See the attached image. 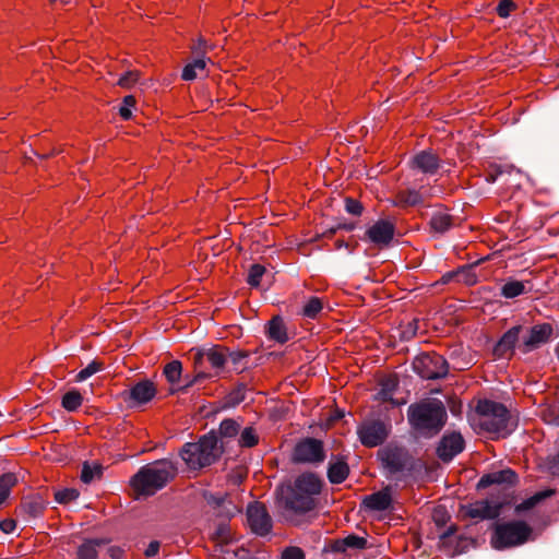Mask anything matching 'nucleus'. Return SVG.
<instances>
[{"label": "nucleus", "mask_w": 559, "mask_h": 559, "mask_svg": "<svg viewBox=\"0 0 559 559\" xmlns=\"http://www.w3.org/2000/svg\"><path fill=\"white\" fill-rule=\"evenodd\" d=\"M395 235V225L388 219H379L371 225L362 237L378 248L389 247Z\"/></svg>", "instance_id": "a211bd4d"}, {"label": "nucleus", "mask_w": 559, "mask_h": 559, "mask_svg": "<svg viewBox=\"0 0 559 559\" xmlns=\"http://www.w3.org/2000/svg\"><path fill=\"white\" fill-rule=\"evenodd\" d=\"M108 543L105 538L85 539L76 550V559H97L98 548Z\"/></svg>", "instance_id": "bb28decb"}, {"label": "nucleus", "mask_w": 559, "mask_h": 559, "mask_svg": "<svg viewBox=\"0 0 559 559\" xmlns=\"http://www.w3.org/2000/svg\"><path fill=\"white\" fill-rule=\"evenodd\" d=\"M518 9V5L512 0H501L496 9L497 14L500 17H508L510 14Z\"/></svg>", "instance_id": "8fccbe9b"}, {"label": "nucleus", "mask_w": 559, "mask_h": 559, "mask_svg": "<svg viewBox=\"0 0 559 559\" xmlns=\"http://www.w3.org/2000/svg\"><path fill=\"white\" fill-rule=\"evenodd\" d=\"M378 457L389 475L411 471L414 466L413 456L404 447H386L378 451Z\"/></svg>", "instance_id": "9d476101"}, {"label": "nucleus", "mask_w": 559, "mask_h": 559, "mask_svg": "<svg viewBox=\"0 0 559 559\" xmlns=\"http://www.w3.org/2000/svg\"><path fill=\"white\" fill-rule=\"evenodd\" d=\"M464 449L465 440L460 432H445L438 442L436 454L443 463H449Z\"/></svg>", "instance_id": "f3484780"}, {"label": "nucleus", "mask_w": 559, "mask_h": 559, "mask_svg": "<svg viewBox=\"0 0 559 559\" xmlns=\"http://www.w3.org/2000/svg\"><path fill=\"white\" fill-rule=\"evenodd\" d=\"M540 416L547 424L559 426V395L540 406Z\"/></svg>", "instance_id": "2f4dec72"}, {"label": "nucleus", "mask_w": 559, "mask_h": 559, "mask_svg": "<svg viewBox=\"0 0 559 559\" xmlns=\"http://www.w3.org/2000/svg\"><path fill=\"white\" fill-rule=\"evenodd\" d=\"M523 332L524 325L522 324L514 325L507 330L492 348L495 358L510 359L514 355L515 349H519Z\"/></svg>", "instance_id": "dca6fc26"}, {"label": "nucleus", "mask_w": 559, "mask_h": 559, "mask_svg": "<svg viewBox=\"0 0 559 559\" xmlns=\"http://www.w3.org/2000/svg\"><path fill=\"white\" fill-rule=\"evenodd\" d=\"M391 431V424L381 419H366L357 428V435L362 445L374 448L381 445Z\"/></svg>", "instance_id": "9b49d317"}, {"label": "nucleus", "mask_w": 559, "mask_h": 559, "mask_svg": "<svg viewBox=\"0 0 559 559\" xmlns=\"http://www.w3.org/2000/svg\"><path fill=\"white\" fill-rule=\"evenodd\" d=\"M282 559H305V552L299 547L290 546L282 552Z\"/></svg>", "instance_id": "3c124183"}, {"label": "nucleus", "mask_w": 559, "mask_h": 559, "mask_svg": "<svg viewBox=\"0 0 559 559\" xmlns=\"http://www.w3.org/2000/svg\"><path fill=\"white\" fill-rule=\"evenodd\" d=\"M325 460L324 443L320 439L307 437L294 447L292 462L296 464L319 465Z\"/></svg>", "instance_id": "1a4fd4ad"}, {"label": "nucleus", "mask_w": 559, "mask_h": 559, "mask_svg": "<svg viewBox=\"0 0 559 559\" xmlns=\"http://www.w3.org/2000/svg\"><path fill=\"white\" fill-rule=\"evenodd\" d=\"M192 53L195 57H205L207 52V43L205 39L200 37L197 43L191 46Z\"/></svg>", "instance_id": "603ef678"}, {"label": "nucleus", "mask_w": 559, "mask_h": 559, "mask_svg": "<svg viewBox=\"0 0 559 559\" xmlns=\"http://www.w3.org/2000/svg\"><path fill=\"white\" fill-rule=\"evenodd\" d=\"M380 390L374 396L376 400L388 402L389 400H392L393 394L397 390L399 386V380L396 377H388L381 380L380 382Z\"/></svg>", "instance_id": "473e14b6"}, {"label": "nucleus", "mask_w": 559, "mask_h": 559, "mask_svg": "<svg viewBox=\"0 0 559 559\" xmlns=\"http://www.w3.org/2000/svg\"><path fill=\"white\" fill-rule=\"evenodd\" d=\"M322 486L323 481L316 473H302L293 483L276 488L278 504L294 514H306L317 508Z\"/></svg>", "instance_id": "f03ea898"}, {"label": "nucleus", "mask_w": 559, "mask_h": 559, "mask_svg": "<svg viewBox=\"0 0 559 559\" xmlns=\"http://www.w3.org/2000/svg\"><path fill=\"white\" fill-rule=\"evenodd\" d=\"M554 495H555L554 489H546L543 491H538V492L534 493L532 497H530V498L523 500L521 503L516 504L514 511L516 514H521L523 512L532 510L538 503H540L542 501H544L547 498H550Z\"/></svg>", "instance_id": "7c9ffc66"}, {"label": "nucleus", "mask_w": 559, "mask_h": 559, "mask_svg": "<svg viewBox=\"0 0 559 559\" xmlns=\"http://www.w3.org/2000/svg\"><path fill=\"white\" fill-rule=\"evenodd\" d=\"M229 520H224L213 525L210 532V538L217 544L227 545L233 540Z\"/></svg>", "instance_id": "cd10ccee"}, {"label": "nucleus", "mask_w": 559, "mask_h": 559, "mask_svg": "<svg viewBox=\"0 0 559 559\" xmlns=\"http://www.w3.org/2000/svg\"><path fill=\"white\" fill-rule=\"evenodd\" d=\"M178 474L177 463L169 459L146 464L131 477L130 486L138 496L150 497L163 489Z\"/></svg>", "instance_id": "20e7f679"}, {"label": "nucleus", "mask_w": 559, "mask_h": 559, "mask_svg": "<svg viewBox=\"0 0 559 559\" xmlns=\"http://www.w3.org/2000/svg\"><path fill=\"white\" fill-rule=\"evenodd\" d=\"M518 474L511 468L484 474L477 483V489L491 488L487 498L462 506L463 518L495 520L500 516L504 507L513 501Z\"/></svg>", "instance_id": "f257e3e1"}, {"label": "nucleus", "mask_w": 559, "mask_h": 559, "mask_svg": "<svg viewBox=\"0 0 559 559\" xmlns=\"http://www.w3.org/2000/svg\"><path fill=\"white\" fill-rule=\"evenodd\" d=\"M412 167L427 175H433L440 168L439 157L431 151H420L412 158Z\"/></svg>", "instance_id": "4be33fe9"}, {"label": "nucleus", "mask_w": 559, "mask_h": 559, "mask_svg": "<svg viewBox=\"0 0 559 559\" xmlns=\"http://www.w3.org/2000/svg\"><path fill=\"white\" fill-rule=\"evenodd\" d=\"M247 524L257 536H267L273 528V520L262 502L253 501L246 509Z\"/></svg>", "instance_id": "f8f14e48"}, {"label": "nucleus", "mask_w": 559, "mask_h": 559, "mask_svg": "<svg viewBox=\"0 0 559 559\" xmlns=\"http://www.w3.org/2000/svg\"><path fill=\"white\" fill-rule=\"evenodd\" d=\"M164 376L170 384L178 383L182 373V364L179 360L168 362L163 370Z\"/></svg>", "instance_id": "a19ab883"}, {"label": "nucleus", "mask_w": 559, "mask_h": 559, "mask_svg": "<svg viewBox=\"0 0 559 559\" xmlns=\"http://www.w3.org/2000/svg\"><path fill=\"white\" fill-rule=\"evenodd\" d=\"M138 109L139 107H119V115L123 120H129L133 117V110Z\"/></svg>", "instance_id": "e2e57ef3"}, {"label": "nucleus", "mask_w": 559, "mask_h": 559, "mask_svg": "<svg viewBox=\"0 0 559 559\" xmlns=\"http://www.w3.org/2000/svg\"><path fill=\"white\" fill-rule=\"evenodd\" d=\"M367 544L368 542L365 537L350 534L344 538L332 540L329 546L324 548V551L335 555V559H342L348 549H365Z\"/></svg>", "instance_id": "aec40b11"}, {"label": "nucleus", "mask_w": 559, "mask_h": 559, "mask_svg": "<svg viewBox=\"0 0 559 559\" xmlns=\"http://www.w3.org/2000/svg\"><path fill=\"white\" fill-rule=\"evenodd\" d=\"M476 412L483 418L511 419L510 413L503 404L490 400L478 401Z\"/></svg>", "instance_id": "b1692460"}, {"label": "nucleus", "mask_w": 559, "mask_h": 559, "mask_svg": "<svg viewBox=\"0 0 559 559\" xmlns=\"http://www.w3.org/2000/svg\"><path fill=\"white\" fill-rule=\"evenodd\" d=\"M240 424L233 418H226L221 421L218 431L216 432L219 440L227 439V438H234L236 437L240 431Z\"/></svg>", "instance_id": "c9c22d12"}, {"label": "nucleus", "mask_w": 559, "mask_h": 559, "mask_svg": "<svg viewBox=\"0 0 559 559\" xmlns=\"http://www.w3.org/2000/svg\"><path fill=\"white\" fill-rule=\"evenodd\" d=\"M454 217L450 214L436 212L432 214L429 226L437 234H444L453 227Z\"/></svg>", "instance_id": "c756f323"}, {"label": "nucleus", "mask_w": 559, "mask_h": 559, "mask_svg": "<svg viewBox=\"0 0 559 559\" xmlns=\"http://www.w3.org/2000/svg\"><path fill=\"white\" fill-rule=\"evenodd\" d=\"M447 420L445 405L437 397H425L407 407V423L416 437L433 438L443 429Z\"/></svg>", "instance_id": "7ed1b4c3"}, {"label": "nucleus", "mask_w": 559, "mask_h": 559, "mask_svg": "<svg viewBox=\"0 0 559 559\" xmlns=\"http://www.w3.org/2000/svg\"><path fill=\"white\" fill-rule=\"evenodd\" d=\"M181 78L185 81H191V80L195 79L197 78V69H194L191 63H188L182 70Z\"/></svg>", "instance_id": "13d9d810"}, {"label": "nucleus", "mask_w": 559, "mask_h": 559, "mask_svg": "<svg viewBox=\"0 0 559 559\" xmlns=\"http://www.w3.org/2000/svg\"><path fill=\"white\" fill-rule=\"evenodd\" d=\"M466 270H467L466 267H459V269H456L455 271L448 272V273H445L444 275H442V277H441V282H442L443 284H448V283H450L454 277H457L461 273H463V272H467Z\"/></svg>", "instance_id": "bf43d9fd"}, {"label": "nucleus", "mask_w": 559, "mask_h": 559, "mask_svg": "<svg viewBox=\"0 0 559 559\" xmlns=\"http://www.w3.org/2000/svg\"><path fill=\"white\" fill-rule=\"evenodd\" d=\"M413 370L424 380L444 379L449 373L447 359L437 353H421L412 362Z\"/></svg>", "instance_id": "6e6552de"}, {"label": "nucleus", "mask_w": 559, "mask_h": 559, "mask_svg": "<svg viewBox=\"0 0 559 559\" xmlns=\"http://www.w3.org/2000/svg\"><path fill=\"white\" fill-rule=\"evenodd\" d=\"M47 498L41 492L27 495L22 498L15 509V514L24 522L29 523L43 516L48 506Z\"/></svg>", "instance_id": "2eb2a0df"}, {"label": "nucleus", "mask_w": 559, "mask_h": 559, "mask_svg": "<svg viewBox=\"0 0 559 559\" xmlns=\"http://www.w3.org/2000/svg\"><path fill=\"white\" fill-rule=\"evenodd\" d=\"M455 532H456V526L451 525L440 535V539L444 544H448V545L455 544L453 555H460L466 550L467 545L469 543H472V539L464 538V537H457L455 539H452Z\"/></svg>", "instance_id": "c85d7f7f"}, {"label": "nucleus", "mask_w": 559, "mask_h": 559, "mask_svg": "<svg viewBox=\"0 0 559 559\" xmlns=\"http://www.w3.org/2000/svg\"><path fill=\"white\" fill-rule=\"evenodd\" d=\"M185 380H186V382L183 385H180L178 388H171L169 393L170 394H177V393L186 394V393H188L189 389L197 383V381H194L193 377L189 378L188 376H186Z\"/></svg>", "instance_id": "5fc2aeb1"}, {"label": "nucleus", "mask_w": 559, "mask_h": 559, "mask_svg": "<svg viewBox=\"0 0 559 559\" xmlns=\"http://www.w3.org/2000/svg\"><path fill=\"white\" fill-rule=\"evenodd\" d=\"M15 527H16V522L13 519H5L3 521H0V530L4 534L12 533L15 530Z\"/></svg>", "instance_id": "4d7b16f0"}, {"label": "nucleus", "mask_w": 559, "mask_h": 559, "mask_svg": "<svg viewBox=\"0 0 559 559\" xmlns=\"http://www.w3.org/2000/svg\"><path fill=\"white\" fill-rule=\"evenodd\" d=\"M328 479L333 485L342 484L349 475L345 456L332 455L326 471Z\"/></svg>", "instance_id": "5701e85b"}, {"label": "nucleus", "mask_w": 559, "mask_h": 559, "mask_svg": "<svg viewBox=\"0 0 559 559\" xmlns=\"http://www.w3.org/2000/svg\"><path fill=\"white\" fill-rule=\"evenodd\" d=\"M83 403L82 394L73 389L68 391L61 400V405L68 412H75Z\"/></svg>", "instance_id": "58836bf2"}, {"label": "nucleus", "mask_w": 559, "mask_h": 559, "mask_svg": "<svg viewBox=\"0 0 559 559\" xmlns=\"http://www.w3.org/2000/svg\"><path fill=\"white\" fill-rule=\"evenodd\" d=\"M235 556L237 559H257L254 556L251 555V552L245 548L240 547L235 551Z\"/></svg>", "instance_id": "69168bd1"}, {"label": "nucleus", "mask_w": 559, "mask_h": 559, "mask_svg": "<svg viewBox=\"0 0 559 559\" xmlns=\"http://www.w3.org/2000/svg\"><path fill=\"white\" fill-rule=\"evenodd\" d=\"M500 290V295L508 299H512L527 293L524 283L515 280L504 283Z\"/></svg>", "instance_id": "e433bc0d"}, {"label": "nucleus", "mask_w": 559, "mask_h": 559, "mask_svg": "<svg viewBox=\"0 0 559 559\" xmlns=\"http://www.w3.org/2000/svg\"><path fill=\"white\" fill-rule=\"evenodd\" d=\"M249 357V353L246 350H229L228 349V359L233 362V365L238 366L245 359Z\"/></svg>", "instance_id": "864d4df0"}, {"label": "nucleus", "mask_w": 559, "mask_h": 559, "mask_svg": "<svg viewBox=\"0 0 559 559\" xmlns=\"http://www.w3.org/2000/svg\"><path fill=\"white\" fill-rule=\"evenodd\" d=\"M399 203L404 206H415L423 203V195L415 189H406L397 192Z\"/></svg>", "instance_id": "4c0bfd02"}, {"label": "nucleus", "mask_w": 559, "mask_h": 559, "mask_svg": "<svg viewBox=\"0 0 559 559\" xmlns=\"http://www.w3.org/2000/svg\"><path fill=\"white\" fill-rule=\"evenodd\" d=\"M205 502L213 509L214 515L224 520H230L241 510L231 501L228 495H215L209 490L202 491Z\"/></svg>", "instance_id": "6ab92c4d"}, {"label": "nucleus", "mask_w": 559, "mask_h": 559, "mask_svg": "<svg viewBox=\"0 0 559 559\" xmlns=\"http://www.w3.org/2000/svg\"><path fill=\"white\" fill-rule=\"evenodd\" d=\"M103 365L96 360L91 361L85 368H83L75 377L78 382L85 381L99 370H102Z\"/></svg>", "instance_id": "de8ad7c7"}, {"label": "nucleus", "mask_w": 559, "mask_h": 559, "mask_svg": "<svg viewBox=\"0 0 559 559\" xmlns=\"http://www.w3.org/2000/svg\"><path fill=\"white\" fill-rule=\"evenodd\" d=\"M265 334L269 340L280 344H284L289 340L286 324L281 316L272 317L265 324Z\"/></svg>", "instance_id": "393cba45"}, {"label": "nucleus", "mask_w": 559, "mask_h": 559, "mask_svg": "<svg viewBox=\"0 0 559 559\" xmlns=\"http://www.w3.org/2000/svg\"><path fill=\"white\" fill-rule=\"evenodd\" d=\"M481 429L490 433L506 437L513 431L511 419L481 418Z\"/></svg>", "instance_id": "a878e982"}, {"label": "nucleus", "mask_w": 559, "mask_h": 559, "mask_svg": "<svg viewBox=\"0 0 559 559\" xmlns=\"http://www.w3.org/2000/svg\"><path fill=\"white\" fill-rule=\"evenodd\" d=\"M193 364L194 368H201L204 359H206L211 367L215 369V374L224 370L228 360V348L223 345H213L211 347L193 348Z\"/></svg>", "instance_id": "ddd939ff"}, {"label": "nucleus", "mask_w": 559, "mask_h": 559, "mask_svg": "<svg viewBox=\"0 0 559 559\" xmlns=\"http://www.w3.org/2000/svg\"><path fill=\"white\" fill-rule=\"evenodd\" d=\"M391 504L392 496L390 486L366 496L361 502V507L370 511H385L391 508Z\"/></svg>", "instance_id": "412c9836"}, {"label": "nucleus", "mask_w": 559, "mask_h": 559, "mask_svg": "<svg viewBox=\"0 0 559 559\" xmlns=\"http://www.w3.org/2000/svg\"><path fill=\"white\" fill-rule=\"evenodd\" d=\"M17 484V476L14 473L0 475V506L10 497L12 488Z\"/></svg>", "instance_id": "f704fd0d"}, {"label": "nucleus", "mask_w": 559, "mask_h": 559, "mask_svg": "<svg viewBox=\"0 0 559 559\" xmlns=\"http://www.w3.org/2000/svg\"><path fill=\"white\" fill-rule=\"evenodd\" d=\"M265 273V267L262 264L254 263L251 264L248 270L247 283L251 287H259L261 283V278Z\"/></svg>", "instance_id": "c03bdc74"}, {"label": "nucleus", "mask_w": 559, "mask_h": 559, "mask_svg": "<svg viewBox=\"0 0 559 559\" xmlns=\"http://www.w3.org/2000/svg\"><path fill=\"white\" fill-rule=\"evenodd\" d=\"M345 211L354 216H360L364 212V205L358 200L346 197L344 199Z\"/></svg>", "instance_id": "09e8293b"}, {"label": "nucleus", "mask_w": 559, "mask_h": 559, "mask_svg": "<svg viewBox=\"0 0 559 559\" xmlns=\"http://www.w3.org/2000/svg\"><path fill=\"white\" fill-rule=\"evenodd\" d=\"M448 518L449 516L444 511L436 510L433 513V520L438 526L445 525Z\"/></svg>", "instance_id": "680f3d73"}, {"label": "nucleus", "mask_w": 559, "mask_h": 559, "mask_svg": "<svg viewBox=\"0 0 559 559\" xmlns=\"http://www.w3.org/2000/svg\"><path fill=\"white\" fill-rule=\"evenodd\" d=\"M238 443L241 448H253L259 443V436L253 427H246L239 436Z\"/></svg>", "instance_id": "79ce46f5"}, {"label": "nucleus", "mask_w": 559, "mask_h": 559, "mask_svg": "<svg viewBox=\"0 0 559 559\" xmlns=\"http://www.w3.org/2000/svg\"><path fill=\"white\" fill-rule=\"evenodd\" d=\"M246 385L243 383H239L226 395L224 400V407H235L243 402L246 399Z\"/></svg>", "instance_id": "ea45409f"}, {"label": "nucleus", "mask_w": 559, "mask_h": 559, "mask_svg": "<svg viewBox=\"0 0 559 559\" xmlns=\"http://www.w3.org/2000/svg\"><path fill=\"white\" fill-rule=\"evenodd\" d=\"M462 267H466L467 272L461 273L457 277L459 281L464 282L467 285H474L476 283V275L472 272V265H463Z\"/></svg>", "instance_id": "6e6d98bb"}, {"label": "nucleus", "mask_w": 559, "mask_h": 559, "mask_svg": "<svg viewBox=\"0 0 559 559\" xmlns=\"http://www.w3.org/2000/svg\"><path fill=\"white\" fill-rule=\"evenodd\" d=\"M107 554L110 557V559H121L123 556V550L118 546H110L107 549Z\"/></svg>", "instance_id": "0e129e2a"}, {"label": "nucleus", "mask_w": 559, "mask_h": 559, "mask_svg": "<svg viewBox=\"0 0 559 559\" xmlns=\"http://www.w3.org/2000/svg\"><path fill=\"white\" fill-rule=\"evenodd\" d=\"M322 301L318 297H311L302 308V316L309 319H314L322 310Z\"/></svg>", "instance_id": "a18cd8bd"}, {"label": "nucleus", "mask_w": 559, "mask_h": 559, "mask_svg": "<svg viewBox=\"0 0 559 559\" xmlns=\"http://www.w3.org/2000/svg\"><path fill=\"white\" fill-rule=\"evenodd\" d=\"M225 452V442L215 430L203 435L198 442H187L179 455L190 469H201L217 462Z\"/></svg>", "instance_id": "39448f33"}, {"label": "nucleus", "mask_w": 559, "mask_h": 559, "mask_svg": "<svg viewBox=\"0 0 559 559\" xmlns=\"http://www.w3.org/2000/svg\"><path fill=\"white\" fill-rule=\"evenodd\" d=\"M551 468H552L554 474H559V452L554 457Z\"/></svg>", "instance_id": "774afa93"}, {"label": "nucleus", "mask_w": 559, "mask_h": 559, "mask_svg": "<svg viewBox=\"0 0 559 559\" xmlns=\"http://www.w3.org/2000/svg\"><path fill=\"white\" fill-rule=\"evenodd\" d=\"M80 492L75 488H64L55 492V500L60 504H67L79 498Z\"/></svg>", "instance_id": "49530a36"}, {"label": "nucleus", "mask_w": 559, "mask_h": 559, "mask_svg": "<svg viewBox=\"0 0 559 559\" xmlns=\"http://www.w3.org/2000/svg\"><path fill=\"white\" fill-rule=\"evenodd\" d=\"M140 78L141 72L139 70H130L119 78L117 85L121 88L130 90L139 82Z\"/></svg>", "instance_id": "37998d69"}, {"label": "nucleus", "mask_w": 559, "mask_h": 559, "mask_svg": "<svg viewBox=\"0 0 559 559\" xmlns=\"http://www.w3.org/2000/svg\"><path fill=\"white\" fill-rule=\"evenodd\" d=\"M160 544L157 540H152L146 547L144 554L146 557H154L159 551Z\"/></svg>", "instance_id": "052dcab7"}, {"label": "nucleus", "mask_w": 559, "mask_h": 559, "mask_svg": "<svg viewBox=\"0 0 559 559\" xmlns=\"http://www.w3.org/2000/svg\"><path fill=\"white\" fill-rule=\"evenodd\" d=\"M559 336L558 325L548 322L537 323L530 328L524 326L522 341L519 344V352L526 355Z\"/></svg>", "instance_id": "0eeeda50"}, {"label": "nucleus", "mask_w": 559, "mask_h": 559, "mask_svg": "<svg viewBox=\"0 0 559 559\" xmlns=\"http://www.w3.org/2000/svg\"><path fill=\"white\" fill-rule=\"evenodd\" d=\"M103 471H104V467L102 464H99L97 462H94L93 464H91L90 462L85 461L82 464L80 478L84 484H91L95 479L102 478Z\"/></svg>", "instance_id": "72a5a7b5"}, {"label": "nucleus", "mask_w": 559, "mask_h": 559, "mask_svg": "<svg viewBox=\"0 0 559 559\" xmlns=\"http://www.w3.org/2000/svg\"><path fill=\"white\" fill-rule=\"evenodd\" d=\"M157 394L156 385L148 379H142L129 390L121 392L122 400L130 407H138L151 402Z\"/></svg>", "instance_id": "4468645a"}, {"label": "nucleus", "mask_w": 559, "mask_h": 559, "mask_svg": "<svg viewBox=\"0 0 559 559\" xmlns=\"http://www.w3.org/2000/svg\"><path fill=\"white\" fill-rule=\"evenodd\" d=\"M192 67L197 70H201L203 71L205 69V60H204V57H197V59L191 62Z\"/></svg>", "instance_id": "338daca9"}, {"label": "nucleus", "mask_w": 559, "mask_h": 559, "mask_svg": "<svg viewBox=\"0 0 559 559\" xmlns=\"http://www.w3.org/2000/svg\"><path fill=\"white\" fill-rule=\"evenodd\" d=\"M532 532V527L523 521L497 523L490 543L498 550L515 547L527 542Z\"/></svg>", "instance_id": "423d86ee"}]
</instances>
